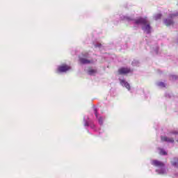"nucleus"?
I'll list each match as a JSON object with an SVG mask.
<instances>
[{
  "label": "nucleus",
  "mask_w": 178,
  "mask_h": 178,
  "mask_svg": "<svg viewBox=\"0 0 178 178\" xmlns=\"http://www.w3.org/2000/svg\"><path fill=\"white\" fill-rule=\"evenodd\" d=\"M136 24H142V29L143 30L144 33L146 34L151 33V25L149 24V21L147 18L140 17L138 19L135 20Z\"/></svg>",
  "instance_id": "f257e3e1"
},
{
  "label": "nucleus",
  "mask_w": 178,
  "mask_h": 178,
  "mask_svg": "<svg viewBox=\"0 0 178 178\" xmlns=\"http://www.w3.org/2000/svg\"><path fill=\"white\" fill-rule=\"evenodd\" d=\"M72 67L70 66L63 64L58 67V73H63L65 72H67L68 70H70Z\"/></svg>",
  "instance_id": "f03ea898"
},
{
  "label": "nucleus",
  "mask_w": 178,
  "mask_h": 178,
  "mask_svg": "<svg viewBox=\"0 0 178 178\" xmlns=\"http://www.w3.org/2000/svg\"><path fill=\"white\" fill-rule=\"evenodd\" d=\"M118 74H129V73H131V69L129 68V67H120V69H118Z\"/></svg>",
  "instance_id": "7ed1b4c3"
},
{
  "label": "nucleus",
  "mask_w": 178,
  "mask_h": 178,
  "mask_svg": "<svg viewBox=\"0 0 178 178\" xmlns=\"http://www.w3.org/2000/svg\"><path fill=\"white\" fill-rule=\"evenodd\" d=\"M161 140L163 143H170L171 144H173L175 143V138L173 137H168V136H161Z\"/></svg>",
  "instance_id": "20e7f679"
},
{
  "label": "nucleus",
  "mask_w": 178,
  "mask_h": 178,
  "mask_svg": "<svg viewBox=\"0 0 178 178\" xmlns=\"http://www.w3.org/2000/svg\"><path fill=\"white\" fill-rule=\"evenodd\" d=\"M79 62L82 65H90L91 63H94L93 60H89L86 58H81V57H79Z\"/></svg>",
  "instance_id": "39448f33"
},
{
  "label": "nucleus",
  "mask_w": 178,
  "mask_h": 178,
  "mask_svg": "<svg viewBox=\"0 0 178 178\" xmlns=\"http://www.w3.org/2000/svg\"><path fill=\"white\" fill-rule=\"evenodd\" d=\"M152 165H153V166H156V168H165V163L158 160L152 161Z\"/></svg>",
  "instance_id": "423d86ee"
},
{
  "label": "nucleus",
  "mask_w": 178,
  "mask_h": 178,
  "mask_svg": "<svg viewBox=\"0 0 178 178\" xmlns=\"http://www.w3.org/2000/svg\"><path fill=\"white\" fill-rule=\"evenodd\" d=\"M120 83L122 86H124V87L127 88V89L130 91L131 87H130V84L128 83V82H127L124 79H120Z\"/></svg>",
  "instance_id": "0eeeda50"
},
{
  "label": "nucleus",
  "mask_w": 178,
  "mask_h": 178,
  "mask_svg": "<svg viewBox=\"0 0 178 178\" xmlns=\"http://www.w3.org/2000/svg\"><path fill=\"white\" fill-rule=\"evenodd\" d=\"M156 172H157L159 175H166V170L165 168H161V170H156Z\"/></svg>",
  "instance_id": "6e6552de"
},
{
  "label": "nucleus",
  "mask_w": 178,
  "mask_h": 178,
  "mask_svg": "<svg viewBox=\"0 0 178 178\" xmlns=\"http://www.w3.org/2000/svg\"><path fill=\"white\" fill-rule=\"evenodd\" d=\"M172 165L175 166V168H178V159L175 158L172 161Z\"/></svg>",
  "instance_id": "1a4fd4ad"
},
{
  "label": "nucleus",
  "mask_w": 178,
  "mask_h": 178,
  "mask_svg": "<svg viewBox=\"0 0 178 178\" xmlns=\"http://www.w3.org/2000/svg\"><path fill=\"white\" fill-rule=\"evenodd\" d=\"M165 26H171V24H173V21L172 19H165Z\"/></svg>",
  "instance_id": "9d476101"
},
{
  "label": "nucleus",
  "mask_w": 178,
  "mask_h": 178,
  "mask_svg": "<svg viewBox=\"0 0 178 178\" xmlns=\"http://www.w3.org/2000/svg\"><path fill=\"white\" fill-rule=\"evenodd\" d=\"M162 17V14H156L154 15V20H159V19H161Z\"/></svg>",
  "instance_id": "9b49d317"
},
{
  "label": "nucleus",
  "mask_w": 178,
  "mask_h": 178,
  "mask_svg": "<svg viewBox=\"0 0 178 178\" xmlns=\"http://www.w3.org/2000/svg\"><path fill=\"white\" fill-rule=\"evenodd\" d=\"M94 73H97V70H96L90 69V70H88V74H94Z\"/></svg>",
  "instance_id": "f8f14e48"
},
{
  "label": "nucleus",
  "mask_w": 178,
  "mask_h": 178,
  "mask_svg": "<svg viewBox=\"0 0 178 178\" xmlns=\"http://www.w3.org/2000/svg\"><path fill=\"white\" fill-rule=\"evenodd\" d=\"M98 120H99V124H103V123H104V118L102 117H99L98 118Z\"/></svg>",
  "instance_id": "ddd939ff"
},
{
  "label": "nucleus",
  "mask_w": 178,
  "mask_h": 178,
  "mask_svg": "<svg viewBox=\"0 0 178 178\" xmlns=\"http://www.w3.org/2000/svg\"><path fill=\"white\" fill-rule=\"evenodd\" d=\"M160 155H168V153L165 150L161 149L160 151Z\"/></svg>",
  "instance_id": "4468645a"
},
{
  "label": "nucleus",
  "mask_w": 178,
  "mask_h": 178,
  "mask_svg": "<svg viewBox=\"0 0 178 178\" xmlns=\"http://www.w3.org/2000/svg\"><path fill=\"white\" fill-rule=\"evenodd\" d=\"M159 86L160 87H166V85H165V83H163V82H160V83H159Z\"/></svg>",
  "instance_id": "2eb2a0df"
},
{
  "label": "nucleus",
  "mask_w": 178,
  "mask_h": 178,
  "mask_svg": "<svg viewBox=\"0 0 178 178\" xmlns=\"http://www.w3.org/2000/svg\"><path fill=\"white\" fill-rule=\"evenodd\" d=\"M94 112H95V115L98 119V110H97V108H95Z\"/></svg>",
  "instance_id": "dca6fc26"
},
{
  "label": "nucleus",
  "mask_w": 178,
  "mask_h": 178,
  "mask_svg": "<svg viewBox=\"0 0 178 178\" xmlns=\"http://www.w3.org/2000/svg\"><path fill=\"white\" fill-rule=\"evenodd\" d=\"M176 16H178V13L176 14H171L170 17H176Z\"/></svg>",
  "instance_id": "f3484780"
},
{
  "label": "nucleus",
  "mask_w": 178,
  "mask_h": 178,
  "mask_svg": "<svg viewBox=\"0 0 178 178\" xmlns=\"http://www.w3.org/2000/svg\"><path fill=\"white\" fill-rule=\"evenodd\" d=\"M88 53H85L84 54H82V56H83V58H87L88 57Z\"/></svg>",
  "instance_id": "a211bd4d"
},
{
  "label": "nucleus",
  "mask_w": 178,
  "mask_h": 178,
  "mask_svg": "<svg viewBox=\"0 0 178 178\" xmlns=\"http://www.w3.org/2000/svg\"><path fill=\"white\" fill-rule=\"evenodd\" d=\"M84 126H90V124H88V122H85V124H84Z\"/></svg>",
  "instance_id": "6ab92c4d"
}]
</instances>
